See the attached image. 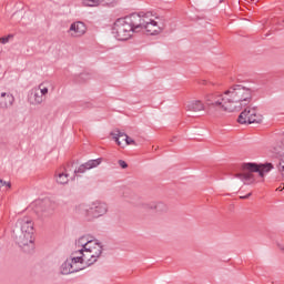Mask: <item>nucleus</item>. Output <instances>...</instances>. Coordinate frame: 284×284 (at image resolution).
Listing matches in <instances>:
<instances>
[{
    "instance_id": "ddd939ff",
    "label": "nucleus",
    "mask_w": 284,
    "mask_h": 284,
    "mask_svg": "<svg viewBox=\"0 0 284 284\" xmlns=\"http://www.w3.org/2000/svg\"><path fill=\"white\" fill-rule=\"evenodd\" d=\"M69 32H73L71 33L73 37H83L88 32V27L82 21H77L70 26Z\"/></svg>"
},
{
    "instance_id": "a878e982",
    "label": "nucleus",
    "mask_w": 284,
    "mask_h": 284,
    "mask_svg": "<svg viewBox=\"0 0 284 284\" xmlns=\"http://www.w3.org/2000/svg\"><path fill=\"white\" fill-rule=\"evenodd\" d=\"M38 90H40L39 92L41 97H45V94H48V88L43 87V84H40Z\"/></svg>"
},
{
    "instance_id": "473e14b6",
    "label": "nucleus",
    "mask_w": 284,
    "mask_h": 284,
    "mask_svg": "<svg viewBox=\"0 0 284 284\" xmlns=\"http://www.w3.org/2000/svg\"><path fill=\"white\" fill-rule=\"evenodd\" d=\"M200 85H207V81L205 80L200 81Z\"/></svg>"
},
{
    "instance_id": "20e7f679",
    "label": "nucleus",
    "mask_w": 284,
    "mask_h": 284,
    "mask_svg": "<svg viewBox=\"0 0 284 284\" xmlns=\"http://www.w3.org/2000/svg\"><path fill=\"white\" fill-rule=\"evenodd\" d=\"M150 17H152V12L131 13L130 16H126V21H129V26H131L133 34L135 32H141V30L145 28V23L150 21Z\"/></svg>"
},
{
    "instance_id": "6ab92c4d",
    "label": "nucleus",
    "mask_w": 284,
    "mask_h": 284,
    "mask_svg": "<svg viewBox=\"0 0 284 284\" xmlns=\"http://www.w3.org/2000/svg\"><path fill=\"white\" fill-rule=\"evenodd\" d=\"M75 243L79 247L85 250L87 247L90 246L91 243H94V240H89L88 236H81Z\"/></svg>"
},
{
    "instance_id": "c85d7f7f",
    "label": "nucleus",
    "mask_w": 284,
    "mask_h": 284,
    "mask_svg": "<svg viewBox=\"0 0 284 284\" xmlns=\"http://www.w3.org/2000/svg\"><path fill=\"white\" fill-rule=\"evenodd\" d=\"M10 39H12V34H9L7 37H2V38H0V43L6 44L10 41Z\"/></svg>"
},
{
    "instance_id": "f257e3e1",
    "label": "nucleus",
    "mask_w": 284,
    "mask_h": 284,
    "mask_svg": "<svg viewBox=\"0 0 284 284\" xmlns=\"http://www.w3.org/2000/svg\"><path fill=\"white\" fill-rule=\"evenodd\" d=\"M252 92L250 88L235 84L223 93L206 94L204 101L209 112H239L252 101Z\"/></svg>"
},
{
    "instance_id": "72a5a7b5",
    "label": "nucleus",
    "mask_w": 284,
    "mask_h": 284,
    "mask_svg": "<svg viewBox=\"0 0 284 284\" xmlns=\"http://www.w3.org/2000/svg\"><path fill=\"white\" fill-rule=\"evenodd\" d=\"M252 196V193L246 194L245 196H242V199H248Z\"/></svg>"
},
{
    "instance_id": "f8f14e48",
    "label": "nucleus",
    "mask_w": 284,
    "mask_h": 284,
    "mask_svg": "<svg viewBox=\"0 0 284 284\" xmlns=\"http://www.w3.org/2000/svg\"><path fill=\"white\" fill-rule=\"evenodd\" d=\"M103 163V158H99L95 160H89L84 164H81L78 170H75V174H83L87 170H92L94 168H99V164Z\"/></svg>"
},
{
    "instance_id": "6e6552de",
    "label": "nucleus",
    "mask_w": 284,
    "mask_h": 284,
    "mask_svg": "<svg viewBox=\"0 0 284 284\" xmlns=\"http://www.w3.org/2000/svg\"><path fill=\"white\" fill-rule=\"evenodd\" d=\"M16 230L22 234H29L30 236H33L34 223L30 217L19 219L16 223Z\"/></svg>"
},
{
    "instance_id": "2eb2a0df",
    "label": "nucleus",
    "mask_w": 284,
    "mask_h": 284,
    "mask_svg": "<svg viewBox=\"0 0 284 284\" xmlns=\"http://www.w3.org/2000/svg\"><path fill=\"white\" fill-rule=\"evenodd\" d=\"M83 267L81 266H74L70 260H67L60 267L61 274L68 275V274H74V272H81Z\"/></svg>"
},
{
    "instance_id": "393cba45",
    "label": "nucleus",
    "mask_w": 284,
    "mask_h": 284,
    "mask_svg": "<svg viewBox=\"0 0 284 284\" xmlns=\"http://www.w3.org/2000/svg\"><path fill=\"white\" fill-rule=\"evenodd\" d=\"M90 79V74L88 73H81L79 77L74 79L75 83H84V81H88Z\"/></svg>"
},
{
    "instance_id": "4468645a",
    "label": "nucleus",
    "mask_w": 284,
    "mask_h": 284,
    "mask_svg": "<svg viewBox=\"0 0 284 284\" xmlns=\"http://www.w3.org/2000/svg\"><path fill=\"white\" fill-rule=\"evenodd\" d=\"M14 104V95L12 93H0V108L3 110H8V108H12Z\"/></svg>"
},
{
    "instance_id": "dca6fc26",
    "label": "nucleus",
    "mask_w": 284,
    "mask_h": 284,
    "mask_svg": "<svg viewBox=\"0 0 284 284\" xmlns=\"http://www.w3.org/2000/svg\"><path fill=\"white\" fill-rule=\"evenodd\" d=\"M29 101L32 105H41L45 98L41 95L39 89H32L29 94Z\"/></svg>"
},
{
    "instance_id": "423d86ee",
    "label": "nucleus",
    "mask_w": 284,
    "mask_h": 284,
    "mask_svg": "<svg viewBox=\"0 0 284 284\" xmlns=\"http://www.w3.org/2000/svg\"><path fill=\"white\" fill-rule=\"evenodd\" d=\"M13 237L17 245L27 254L34 251V237L30 233H20L19 230H13Z\"/></svg>"
},
{
    "instance_id": "a211bd4d",
    "label": "nucleus",
    "mask_w": 284,
    "mask_h": 284,
    "mask_svg": "<svg viewBox=\"0 0 284 284\" xmlns=\"http://www.w3.org/2000/svg\"><path fill=\"white\" fill-rule=\"evenodd\" d=\"M78 254L82 255V261H84L85 265H94V263H92L94 258H92V253H90V250H88V247L78 250Z\"/></svg>"
},
{
    "instance_id": "1a4fd4ad",
    "label": "nucleus",
    "mask_w": 284,
    "mask_h": 284,
    "mask_svg": "<svg viewBox=\"0 0 284 284\" xmlns=\"http://www.w3.org/2000/svg\"><path fill=\"white\" fill-rule=\"evenodd\" d=\"M55 207L57 203L47 197L38 203L36 212H41L42 216H49L51 212H54Z\"/></svg>"
},
{
    "instance_id": "2f4dec72",
    "label": "nucleus",
    "mask_w": 284,
    "mask_h": 284,
    "mask_svg": "<svg viewBox=\"0 0 284 284\" xmlns=\"http://www.w3.org/2000/svg\"><path fill=\"white\" fill-rule=\"evenodd\" d=\"M7 186V187H12V184L10 183V182H6V181H3V180H0V187H3V186Z\"/></svg>"
},
{
    "instance_id": "5701e85b",
    "label": "nucleus",
    "mask_w": 284,
    "mask_h": 284,
    "mask_svg": "<svg viewBox=\"0 0 284 284\" xmlns=\"http://www.w3.org/2000/svg\"><path fill=\"white\" fill-rule=\"evenodd\" d=\"M82 4L87 8H97V6H101V0H83Z\"/></svg>"
},
{
    "instance_id": "aec40b11",
    "label": "nucleus",
    "mask_w": 284,
    "mask_h": 284,
    "mask_svg": "<svg viewBox=\"0 0 284 284\" xmlns=\"http://www.w3.org/2000/svg\"><path fill=\"white\" fill-rule=\"evenodd\" d=\"M77 254H79V251H75V252H73V253H71V256H70V261L72 262V264L74 265V266H79V263L81 264V265H83V263H85L84 261H83V256L80 254V256H77Z\"/></svg>"
},
{
    "instance_id": "9b49d317",
    "label": "nucleus",
    "mask_w": 284,
    "mask_h": 284,
    "mask_svg": "<svg viewBox=\"0 0 284 284\" xmlns=\"http://www.w3.org/2000/svg\"><path fill=\"white\" fill-rule=\"evenodd\" d=\"M143 30H146L148 34L154 36L161 33L163 28H161L159 22L154 21L152 17H149V21L144 23Z\"/></svg>"
},
{
    "instance_id": "412c9836",
    "label": "nucleus",
    "mask_w": 284,
    "mask_h": 284,
    "mask_svg": "<svg viewBox=\"0 0 284 284\" xmlns=\"http://www.w3.org/2000/svg\"><path fill=\"white\" fill-rule=\"evenodd\" d=\"M111 136H113V140L115 141V143L118 145H121V141L119 139H121V136H128V134H125L124 132H121L119 130L111 132Z\"/></svg>"
},
{
    "instance_id": "c9c22d12",
    "label": "nucleus",
    "mask_w": 284,
    "mask_h": 284,
    "mask_svg": "<svg viewBox=\"0 0 284 284\" xmlns=\"http://www.w3.org/2000/svg\"><path fill=\"white\" fill-rule=\"evenodd\" d=\"M220 3H223V0H220Z\"/></svg>"
},
{
    "instance_id": "bb28decb",
    "label": "nucleus",
    "mask_w": 284,
    "mask_h": 284,
    "mask_svg": "<svg viewBox=\"0 0 284 284\" xmlns=\"http://www.w3.org/2000/svg\"><path fill=\"white\" fill-rule=\"evenodd\" d=\"M124 141H125L126 145H136V142L128 135H125Z\"/></svg>"
},
{
    "instance_id": "cd10ccee",
    "label": "nucleus",
    "mask_w": 284,
    "mask_h": 284,
    "mask_svg": "<svg viewBox=\"0 0 284 284\" xmlns=\"http://www.w3.org/2000/svg\"><path fill=\"white\" fill-rule=\"evenodd\" d=\"M154 207H155V202H150V203L143 204L144 210H154Z\"/></svg>"
},
{
    "instance_id": "0eeeda50",
    "label": "nucleus",
    "mask_w": 284,
    "mask_h": 284,
    "mask_svg": "<svg viewBox=\"0 0 284 284\" xmlns=\"http://www.w3.org/2000/svg\"><path fill=\"white\" fill-rule=\"evenodd\" d=\"M263 121V115L256 114V108H246L237 118V123L244 125L245 123H261Z\"/></svg>"
},
{
    "instance_id": "4be33fe9",
    "label": "nucleus",
    "mask_w": 284,
    "mask_h": 284,
    "mask_svg": "<svg viewBox=\"0 0 284 284\" xmlns=\"http://www.w3.org/2000/svg\"><path fill=\"white\" fill-rule=\"evenodd\" d=\"M154 210H155V212L163 214V212H168V204H165L163 202H155Z\"/></svg>"
},
{
    "instance_id": "7c9ffc66",
    "label": "nucleus",
    "mask_w": 284,
    "mask_h": 284,
    "mask_svg": "<svg viewBox=\"0 0 284 284\" xmlns=\"http://www.w3.org/2000/svg\"><path fill=\"white\" fill-rule=\"evenodd\" d=\"M114 3V0H100V6H110Z\"/></svg>"
},
{
    "instance_id": "9d476101",
    "label": "nucleus",
    "mask_w": 284,
    "mask_h": 284,
    "mask_svg": "<svg viewBox=\"0 0 284 284\" xmlns=\"http://www.w3.org/2000/svg\"><path fill=\"white\" fill-rule=\"evenodd\" d=\"M93 260L90 263H97L99 258H101V254H103V244L99 242V240H93V243L87 246Z\"/></svg>"
},
{
    "instance_id": "f704fd0d",
    "label": "nucleus",
    "mask_w": 284,
    "mask_h": 284,
    "mask_svg": "<svg viewBox=\"0 0 284 284\" xmlns=\"http://www.w3.org/2000/svg\"><path fill=\"white\" fill-rule=\"evenodd\" d=\"M75 256H81V254H75Z\"/></svg>"
},
{
    "instance_id": "b1692460",
    "label": "nucleus",
    "mask_w": 284,
    "mask_h": 284,
    "mask_svg": "<svg viewBox=\"0 0 284 284\" xmlns=\"http://www.w3.org/2000/svg\"><path fill=\"white\" fill-rule=\"evenodd\" d=\"M68 173H59L57 178V183L60 185H65L68 183Z\"/></svg>"
},
{
    "instance_id": "c756f323",
    "label": "nucleus",
    "mask_w": 284,
    "mask_h": 284,
    "mask_svg": "<svg viewBox=\"0 0 284 284\" xmlns=\"http://www.w3.org/2000/svg\"><path fill=\"white\" fill-rule=\"evenodd\" d=\"M118 164L120 165V168H122V170L128 169V162L123 161V160H119Z\"/></svg>"
},
{
    "instance_id": "f3484780",
    "label": "nucleus",
    "mask_w": 284,
    "mask_h": 284,
    "mask_svg": "<svg viewBox=\"0 0 284 284\" xmlns=\"http://www.w3.org/2000/svg\"><path fill=\"white\" fill-rule=\"evenodd\" d=\"M186 110L190 112H201L205 110V104L201 100H193L186 105Z\"/></svg>"
},
{
    "instance_id": "39448f33",
    "label": "nucleus",
    "mask_w": 284,
    "mask_h": 284,
    "mask_svg": "<svg viewBox=\"0 0 284 284\" xmlns=\"http://www.w3.org/2000/svg\"><path fill=\"white\" fill-rule=\"evenodd\" d=\"M80 210L84 212L85 216H91V219H99L104 214H108V204L101 201H95L91 206L81 204Z\"/></svg>"
},
{
    "instance_id": "7ed1b4c3",
    "label": "nucleus",
    "mask_w": 284,
    "mask_h": 284,
    "mask_svg": "<svg viewBox=\"0 0 284 284\" xmlns=\"http://www.w3.org/2000/svg\"><path fill=\"white\" fill-rule=\"evenodd\" d=\"M112 34L118 41H128L129 39H132L134 31L126 17L115 20L112 27Z\"/></svg>"
},
{
    "instance_id": "f03ea898",
    "label": "nucleus",
    "mask_w": 284,
    "mask_h": 284,
    "mask_svg": "<svg viewBox=\"0 0 284 284\" xmlns=\"http://www.w3.org/2000/svg\"><path fill=\"white\" fill-rule=\"evenodd\" d=\"M274 169V165L272 163H265V164H257L254 162L243 163L242 170L244 173H237L235 174V179H240L241 181H246L248 185L251 183H254V173L257 172L260 176L263 179L265 176V172H270Z\"/></svg>"
}]
</instances>
